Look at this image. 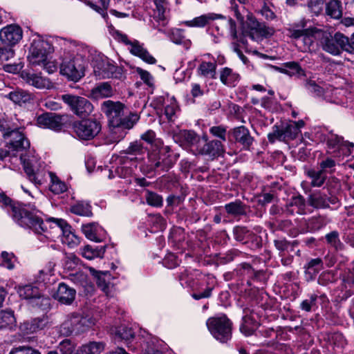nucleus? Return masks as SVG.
Instances as JSON below:
<instances>
[{
    "label": "nucleus",
    "instance_id": "f257e3e1",
    "mask_svg": "<svg viewBox=\"0 0 354 354\" xmlns=\"http://www.w3.org/2000/svg\"><path fill=\"white\" fill-rule=\"evenodd\" d=\"M6 205H10L11 214L13 220L19 226L32 230L35 234H42L45 233L44 237L48 238V234L46 224L43 220L36 215L34 209H29L30 207L27 205L14 204L11 205V200L4 196L1 197Z\"/></svg>",
    "mask_w": 354,
    "mask_h": 354
},
{
    "label": "nucleus",
    "instance_id": "f03ea898",
    "mask_svg": "<svg viewBox=\"0 0 354 354\" xmlns=\"http://www.w3.org/2000/svg\"><path fill=\"white\" fill-rule=\"evenodd\" d=\"M101 109L109 118L110 126L115 130L130 129L139 119L137 114H132L129 117L124 118V105L120 102L104 101L101 105Z\"/></svg>",
    "mask_w": 354,
    "mask_h": 354
},
{
    "label": "nucleus",
    "instance_id": "7ed1b4c3",
    "mask_svg": "<svg viewBox=\"0 0 354 354\" xmlns=\"http://www.w3.org/2000/svg\"><path fill=\"white\" fill-rule=\"evenodd\" d=\"M95 319L89 315L77 313L68 315L60 326L59 332L62 335H80L87 331L95 325Z\"/></svg>",
    "mask_w": 354,
    "mask_h": 354
},
{
    "label": "nucleus",
    "instance_id": "20e7f679",
    "mask_svg": "<svg viewBox=\"0 0 354 354\" xmlns=\"http://www.w3.org/2000/svg\"><path fill=\"white\" fill-rule=\"evenodd\" d=\"M319 45L323 50L333 55H338L342 51L351 53L349 39L342 33L336 32L335 35L320 30Z\"/></svg>",
    "mask_w": 354,
    "mask_h": 354
},
{
    "label": "nucleus",
    "instance_id": "39448f33",
    "mask_svg": "<svg viewBox=\"0 0 354 354\" xmlns=\"http://www.w3.org/2000/svg\"><path fill=\"white\" fill-rule=\"evenodd\" d=\"M20 161L28 179L35 185H41L45 176L44 162L30 151L21 153Z\"/></svg>",
    "mask_w": 354,
    "mask_h": 354
},
{
    "label": "nucleus",
    "instance_id": "423d86ee",
    "mask_svg": "<svg viewBox=\"0 0 354 354\" xmlns=\"http://www.w3.org/2000/svg\"><path fill=\"white\" fill-rule=\"evenodd\" d=\"M86 65L82 58L75 57L74 55L64 53L60 64V73L69 80L76 82L85 75Z\"/></svg>",
    "mask_w": 354,
    "mask_h": 354
},
{
    "label": "nucleus",
    "instance_id": "0eeeda50",
    "mask_svg": "<svg viewBox=\"0 0 354 354\" xmlns=\"http://www.w3.org/2000/svg\"><path fill=\"white\" fill-rule=\"evenodd\" d=\"M168 146L158 151H153L148 155L147 168L149 171L164 172L170 169L174 163Z\"/></svg>",
    "mask_w": 354,
    "mask_h": 354
},
{
    "label": "nucleus",
    "instance_id": "6e6552de",
    "mask_svg": "<svg viewBox=\"0 0 354 354\" xmlns=\"http://www.w3.org/2000/svg\"><path fill=\"white\" fill-rule=\"evenodd\" d=\"M207 326L212 335L221 342H226L232 336V323L225 316L209 318Z\"/></svg>",
    "mask_w": 354,
    "mask_h": 354
},
{
    "label": "nucleus",
    "instance_id": "1a4fd4ad",
    "mask_svg": "<svg viewBox=\"0 0 354 354\" xmlns=\"http://www.w3.org/2000/svg\"><path fill=\"white\" fill-rule=\"evenodd\" d=\"M304 122L301 120L297 122L291 121L281 128L276 127L271 133L268 134V140L274 142L276 140L288 142L294 140L301 132V128L304 126Z\"/></svg>",
    "mask_w": 354,
    "mask_h": 354
},
{
    "label": "nucleus",
    "instance_id": "9d476101",
    "mask_svg": "<svg viewBox=\"0 0 354 354\" xmlns=\"http://www.w3.org/2000/svg\"><path fill=\"white\" fill-rule=\"evenodd\" d=\"M61 98L68 106L71 111L80 117L88 116L93 111V104L85 97L64 94L61 96Z\"/></svg>",
    "mask_w": 354,
    "mask_h": 354
},
{
    "label": "nucleus",
    "instance_id": "9b49d317",
    "mask_svg": "<svg viewBox=\"0 0 354 354\" xmlns=\"http://www.w3.org/2000/svg\"><path fill=\"white\" fill-rule=\"evenodd\" d=\"M114 37L120 42H122L128 46V50L130 53L139 57L144 62L148 64H155L156 59L149 54V53L144 48L143 44H140L138 40H129L127 35L117 30L115 32Z\"/></svg>",
    "mask_w": 354,
    "mask_h": 354
},
{
    "label": "nucleus",
    "instance_id": "f8f14e48",
    "mask_svg": "<svg viewBox=\"0 0 354 354\" xmlns=\"http://www.w3.org/2000/svg\"><path fill=\"white\" fill-rule=\"evenodd\" d=\"M320 30L315 28L306 29H297L290 31V37L296 39V45L302 51L310 50L315 38L319 39Z\"/></svg>",
    "mask_w": 354,
    "mask_h": 354
},
{
    "label": "nucleus",
    "instance_id": "ddd939ff",
    "mask_svg": "<svg viewBox=\"0 0 354 354\" xmlns=\"http://www.w3.org/2000/svg\"><path fill=\"white\" fill-rule=\"evenodd\" d=\"M50 44L39 36L34 38L30 47V63L32 66L41 65L46 61L50 52Z\"/></svg>",
    "mask_w": 354,
    "mask_h": 354
},
{
    "label": "nucleus",
    "instance_id": "4468645a",
    "mask_svg": "<svg viewBox=\"0 0 354 354\" xmlns=\"http://www.w3.org/2000/svg\"><path fill=\"white\" fill-rule=\"evenodd\" d=\"M101 124L96 120L86 119L75 122L73 129L79 138L91 140L95 138L101 131Z\"/></svg>",
    "mask_w": 354,
    "mask_h": 354
},
{
    "label": "nucleus",
    "instance_id": "2eb2a0df",
    "mask_svg": "<svg viewBox=\"0 0 354 354\" xmlns=\"http://www.w3.org/2000/svg\"><path fill=\"white\" fill-rule=\"evenodd\" d=\"M47 223H52L53 226L50 225L53 230V232L58 236H62V241L64 243L73 246L79 243L77 236L71 231V226L63 219L50 218Z\"/></svg>",
    "mask_w": 354,
    "mask_h": 354
},
{
    "label": "nucleus",
    "instance_id": "dca6fc26",
    "mask_svg": "<svg viewBox=\"0 0 354 354\" xmlns=\"http://www.w3.org/2000/svg\"><path fill=\"white\" fill-rule=\"evenodd\" d=\"M4 138L9 139L8 156L11 153L15 156V151H23L30 147L28 140L19 129H12Z\"/></svg>",
    "mask_w": 354,
    "mask_h": 354
},
{
    "label": "nucleus",
    "instance_id": "f3484780",
    "mask_svg": "<svg viewBox=\"0 0 354 354\" xmlns=\"http://www.w3.org/2000/svg\"><path fill=\"white\" fill-rule=\"evenodd\" d=\"M94 73L98 79H106L110 77H116L118 66L111 62L106 57H100L95 61Z\"/></svg>",
    "mask_w": 354,
    "mask_h": 354
},
{
    "label": "nucleus",
    "instance_id": "a211bd4d",
    "mask_svg": "<svg viewBox=\"0 0 354 354\" xmlns=\"http://www.w3.org/2000/svg\"><path fill=\"white\" fill-rule=\"evenodd\" d=\"M203 144L198 148V154L209 156L210 157L221 156L225 153V148L221 140H213L208 142L207 136L202 137Z\"/></svg>",
    "mask_w": 354,
    "mask_h": 354
},
{
    "label": "nucleus",
    "instance_id": "6ab92c4d",
    "mask_svg": "<svg viewBox=\"0 0 354 354\" xmlns=\"http://www.w3.org/2000/svg\"><path fill=\"white\" fill-rule=\"evenodd\" d=\"M23 36L21 28L15 24L8 25L0 30V41L8 46L17 44Z\"/></svg>",
    "mask_w": 354,
    "mask_h": 354
},
{
    "label": "nucleus",
    "instance_id": "aec40b11",
    "mask_svg": "<svg viewBox=\"0 0 354 354\" xmlns=\"http://www.w3.org/2000/svg\"><path fill=\"white\" fill-rule=\"evenodd\" d=\"M248 26L250 31L248 35L252 40L259 41L262 37H267L273 34V29L267 26L265 24L260 23L252 17H248Z\"/></svg>",
    "mask_w": 354,
    "mask_h": 354
},
{
    "label": "nucleus",
    "instance_id": "412c9836",
    "mask_svg": "<svg viewBox=\"0 0 354 354\" xmlns=\"http://www.w3.org/2000/svg\"><path fill=\"white\" fill-rule=\"evenodd\" d=\"M37 124L43 128H48L55 131L61 129L62 118L54 113H44L36 119Z\"/></svg>",
    "mask_w": 354,
    "mask_h": 354
},
{
    "label": "nucleus",
    "instance_id": "4be33fe9",
    "mask_svg": "<svg viewBox=\"0 0 354 354\" xmlns=\"http://www.w3.org/2000/svg\"><path fill=\"white\" fill-rule=\"evenodd\" d=\"M177 138L183 145L189 147L192 151L196 153H198V148L203 144L202 138L198 136L194 131L189 130L180 131Z\"/></svg>",
    "mask_w": 354,
    "mask_h": 354
},
{
    "label": "nucleus",
    "instance_id": "5701e85b",
    "mask_svg": "<svg viewBox=\"0 0 354 354\" xmlns=\"http://www.w3.org/2000/svg\"><path fill=\"white\" fill-rule=\"evenodd\" d=\"M76 290L64 283H60L54 297L64 304H71L74 301Z\"/></svg>",
    "mask_w": 354,
    "mask_h": 354
},
{
    "label": "nucleus",
    "instance_id": "b1692460",
    "mask_svg": "<svg viewBox=\"0 0 354 354\" xmlns=\"http://www.w3.org/2000/svg\"><path fill=\"white\" fill-rule=\"evenodd\" d=\"M96 277L97 285L107 296H111L114 290L113 285L111 283V274L109 272H97L91 270Z\"/></svg>",
    "mask_w": 354,
    "mask_h": 354
},
{
    "label": "nucleus",
    "instance_id": "393cba45",
    "mask_svg": "<svg viewBox=\"0 0 354 354\" xmlns=\"http://www.w3.org/2000/svg\"><path fill=\"white\" fill-rule=\"evenodd\" d=\"M222 19L223 21L227 19L224 16L215 13H207L195 17L192 20L186 21L184 24L188 27L203 28L214 20Z\"/></svg>",
    "mask_w": 354,
    "mask_h": 354
},
{
    "label": "nucleus",
    "instance_id": "a878e982",
    "mask_svg": "<svg viewBox=\"0 0 354 354\" xmlns=\"http://www.w3.org/2000/svg\"><path fill=\"white\" fill-rule=\"evenodd\" d=\"M245 315L243 317L242 323L240 326V331L245 336H250L258 328L259 323L257 320V315L254 313Z\"/></svg>",
    "mask_w": 354,
    "mask_h": 354
},
{
    "label": "nucleus",
    "instance_id": "bb28decb",
    "mask_svg": "<svg viewBox=\"0 0 354 354\" xmlns=\"http://www.w3.org/2000/svg\"><path fill=\"white\" fill-rule=\"evenodd\" d=\"M247 209L248 206L239 199L226 203L224 205V209L227 214L235 218L245 216Z\"/></svg>",
    "mask_w": 354,
    "mask_h": 354
},
{
    "label": "nucleus",
    "instance_id": "cd10ccee",
    "mask_svg": "<svg viewBox=\"0 0 354 354\" xmlns=\"http://www.w3.org/2000/svg\"><path fill=\"white\" fill-rule=\"evenodd\" d=\"M25 82L37 88H50L52 87L51 82L45 77L36 73H26L22 75Z\"/></svg>",
    "mask_w": 354,
    "mask_h": 354
},
{
    "label": "nucleus",
    "instance_id": "c85d7f7f",
    "mask_svg": "<svg viewBox=\"0 0 354 354\" xmlns=\"http://www.w3.org/2000/svg\"><path fill=\"white\" fill-rule=\"evenodd\" d=\"M114 93V90L109 83L102 82L91 89L89 97L98 100L112 97Z\"/></svg>",
    "mask_w": 354,
    "mask_h": 354
},
{
    "label": "nucleus",
    "instance_id": "c756f323",
    "mask_svg": "<svg viewBox=\"0 0 354 354\" xmlns=\"http://www.w3.org/2000/svg\"><path fill=\"white\" fill-rule=\"evenodd\" d=\"M6 97L19 105L30 103L33 100L32 93L20 88L10 92L6 95Z\"/></svg>",
    "mask_w": 354,
    "mask_h": 354
},
{
    "label": "nucleus",
    "instance_id": "7c9ffc66",
    "mask_svg": "<svg viewBox=\"0 0 354 354\" xmlns=\"http://www.w3.org/2000/svg\"><path fill=\"white\" fill-rule=\"evenodd\" d=\"M93 50L84 44H78L74 45L71 50L66 52L67 55H74L75 57L82 58L84 64H86Z\"/></svg>",
    "mask_w": 354,
    "mask_h": 354
},
{
    "label": "nucleus",
    "instance_id": "2f4dec72",
    "mask_svg": "<svg viewBox=\"0 0 354 354\" xmlns=\"http://www.w3.org/2000/svg\"><path fill=\"white\" fill-rule=\"evenodd\" d=\"M323 268L322 260L320 258L310 259L304 266L305 275L308 281L313 280Z\"/></svg>",
    "mask_w": 354,
    "mask_h": 354
},
{
    "label": "nucleus",
    "instance_id": "473e14b6",
    "mask_svg": "<svg viewBox=\"0 0 354 354\" xmlns=\"http://www.w3.org/2000/svg\"><path fill=\"white\" fill-rule=\"evenodd\" d=\"M5 291L0 288V307L5 299ZM15 322V318L12 311L0 312V329L7 328L13 325Z\"/></svg>",
    "mask_w": 354,
    "mask_h": 354
},
{
    "label": "nucleus",
    "instance_id": "72a5a7b5",
    "mask_svg": "<svg viewBox=\"0 0 354 354\" xmlns=\"http://www.w3.org/2000/svg\"><path fill=\"white\" fill-rule=\"evenodd\" d=\"M104 348L105 344L102 342H90L79 347L75 354H101Z\"/></svg>",
    "mask_w": 354,
    "mask_h": 354
},
{
    "label": "nucleus",
    "instance_id": "f704fd0d",
    "mask_svg": "<svg viewBox=\"0 0 354 354\" xmlns=\"http://www.w3.org/2000/svg\"><path fill=\"white\" fill-rule=\"evenodd\" d=\"M233 135L236 141L245 147H249L252 143L253 138L250 136L248 129L243 126L235 128Z\"/></svg>",
    "mask_w": 354,
    "mask_h": 354
},
{
    "label": "nucleus",
    "instance_id": "c9c22d12",
    "mask_svg": "<svg viewBox=\"0 0 354 354\" xmlns=\"http://www.w3.org/2000/svg\"><path fill=\"white\" fill-rule=\"evenodd\" d=\"M221 82L228 86H234L240 80V75L232 69L225 67L220 73Z\"/></svg>",
    "mask_w": 354,
    "mask_h": 354
},
{
    "label": "nucleus",
    "instance_id": "e433bc0d",
    "mask_svg": "<svg viewBox=\"0 0 354 354\" xmlns=\"http://www.w3.org/2000/svg\"><path fill=\"white\" fill-rule=\"evenodd\" d=\"M327 145L330 149H343L344 147H346L348 152L349 153L351 151V149H353L354 147L353 143L344 141L343 138L333 133L328 136L327 138Z\"/></svg>",
    "mask_w": 354,
    "mask_h": 354
},
{
    "label": "nucleus",
    "instance_id": "4c0bfd02",
    "mask_svg": "<svg viewBox=\"0 0 354 354\" xmlns=\"http://www.w3.org/2000/svg\"><path fill=\"white\" fill-rule=\"evenodd\" d=\"M288 211L290 214L295 212L299 214H305L306 203L304 198L301 195L292 197L288 205Z\"/></svg>",
    "mask_w": 354,
    "mask_h": 354
},
{
    "label": "nucleus",
    "instance_id": "58836bf2",
    "mask_svg": "<svg viewBox=\"0 0 354 354\" xmlns=\"http://www.w3.org/2000/svg\"><path fill=\"white\" fill-rule=\"evenodd\" d=\"M308 203L310 206L317 209H325L329 207L327 196L320 192L310 194L308 197Z\"/></svg>",
    "mask_w": 354,
    "mask_h": 354
},
{
    "label": "nucleus",
    "instance_id": "ea45409f",
    "mask_svg": "<svg viewBox=\"0 0 354 354\" xmlns=\"http://www.w3.org/2000/svg\"><path fill=\"white\" fill-rule=\"evenodd\" d=\"M249 0H230V8L234 12L238 20L243 21L245 15L248 16L249 13L245 9V5Z\"/></svg>",
    "mask_w": 354,
    "mask_h": 354
},
{
    "label": "nucleus",
    "instance_id": "a19ab883",
    "mask_svg": "<svg viewBox=\"0 0 354 354\" xmlns=\"http://www.w3.org/2000/svg\"><path fill=\"white\" fill-rule=\"evenodd\" d=\"M216 63L210 62H202L198 68V74L206 78H216Z\"/></svg>",
    "mask_w": 354,
    "mask_h": 354
},
{
    "label": "nucleus",
    "instance_id": "79ce46f5",
    "mask_svg": "<svg viewBox=\"0 0 354 354\" xmlns=\"http://www.w3.org/2000/svg\"><path fill=\"white\" fill-rule=\"evenodd\" d=\"M306 175L310 179V185L315 187H322L326 180V175L323 171H322L319 169H310L306 171Z\"/></svg>",
    "mask_w": 354,
    "mask_h": 354
},
{
    "label": "nucleus",
    "instance_id": "37998d69",
    "mask_svg": "<svg viewBox=\"0 0 354 354\" xmlns=\"http://www.w3.org/2000/svg\"><path fill=\"white\" fill-rule=\"evenodd\" d=\"M326 14L333 19H338L342 16V3L339 0H330L326 4Z\"/></svg>",
    "mask_w": 354,
    "mask_h": 354
},
{
    "label": "nucleus",
    "instance_id": "c03bdc74",
    "mask_svg": "<svg viewBox=\"0 0 354 354\" xmlns=\"http://www.w3.org/2000/svg\"><path fill=\"white\" fill-rule=\"evenodd\" d=\"M223 26H225L227 28L229 29L230 33L234 40H236V44H238V46H239V44H242L243 46H246L247 44V39L245 38V36H241L239 38L238 37L237 32H236V23L235 21L231 19H227L225 21H223Z\"/></svg>",
    "mask_w": 354,
    "mask_h": 354
},
{
    "label": "nucleus",
    "instance_id": "a18cd8bd",
    "mask_svg": "<svg viewBox=\"0 0 354 354\" xmlns=\"http://www.w3.org/2000/svg\"><path fill=\"white\" fill-rule=\"evenodd\" d=\"M178 106L176 99L172 97H167L165 102L164 113L167 119L169 121H173L176 118L177 111H178Z\"/></svg>",
    "mask_w": 354,
    "mask_h": 354
},
{
    "label": "nucleus",
    "instance_id": "49530a36",
    "mask_svg": "<svg viewBox=\"0 0 354 354\" xmlns=\"http://www.w3.org/2000/svg\"><path fill=\"white\" fill-rule=\"evenodd\" d=\"M18 292L19 296L25 299L39 298L41 297V292L39 288L30 284L20 287Z\"/></svg>",
    "mask_w": 354,
    "mask_h": 354
},
{
    "label": "nucleus",
    "instance_id": "de8ad7c7",
    "mask_svg": "<svg viewBox=\"0 0 354 354\" xmlns=\"http://www.w3.org/2000/svg\"><path fill=\"white\" fill-rule=\"evenodd\" d=\"M106 246L93 248L91 245H86L82 249V256L89 260L96 257H102L105 252Z\"/></svg>",
    "mask_w": 354,
    "mask_h": 354
},
{
    "label": "nucleus",
    "instance_id": "09e8293b",
    "mask_svg": "<svg viewBox=\"0 0 354 354\" xmlns=\"http://www.w3.org/2000/svg\"><path fill=\"white\" fill-rule=\"evenodd\" d=\"M82 232L86 237L91 241L100 242V239L97 234L99 232L100 227L95 223H88L82 225Z\"/></svg>",
    "mask_w": 354,
    "mask_h": 354
},
{
    "label": "nucleus",
    "instance_id": "8fccbe9b",
    "mask_svg": "<svg viewBox=\"0 0 354 354\" xmlns=\"http://www.w3.org/2000/svg\"><path fill=\"white\" fill-rule=\"evenodd\" d=\"M48 174L51 180L50 186V191L55 194H59L64 192L67 189L66 184L61 181L59 178L52 172H49Z\"/></svg>",
    "mask_w": 354,
    "mask_h": 354
},
{
    "label": "nucleus",
    "instance_id": "3c124183",
    "mask_svg": "<svg viewBox=\"0 0 354 354\" xmlns=\"http://www.w3.org/2000/svg\"><path fill=\"white\" fill-rule=\"evenodd\" d=\"M275 69L282 73L287 74L290 76L299 75L302 72V69L299 65L295 62H287L284 64L283 68L275 67Z\"/></svg>",
    "mask_w": 354,
    "mask_h": 354
},
{
    "label": "nucleus",
    "instance_id": "603ef678",
    "mask_svg": "<svg viewBox=\"0 0 354 354\" xmlns=\"http://www.w3.org/2000/svg\"><path fill=\"white\" fill-rule=\"evenodd\" d=\"M134 337V332L132 328L126 326H121L118 327L115 333V340H124L129 341Z\"/></svg>",
    "mask_w": 354,
    "mask_h": 354
},
{
    "label": "nucleus",
    "instance_id": "864d4df0",
    "mask_svg": "<svg viewBox=\"0 0 354 354\" xmlns=\"http://www.w3.org/2000/svg\"><path fill=\"white\" fill-rule=\"evenodd\" d=\"M155 9L153 10V17L158 21H164L165 19V12L167 8L166 0H153Z\"/></svg>",
    "mask_w": 354,
    "mask_h": 354
},
{
    "label": "nucleus",
    "instance_id": "5fc2aeb1",
    "mask_svg": "<svg viewBox=\"0 0 354 354\" xmlns=\"http://www.w3.org/2000/svg\"><path fill=\"white\" fill-rule=\"evenodd\" d=\"M325 239L327 244L334 248L336 250H342L344 245L339 239L338 232H330V233L326 234Z\"/></svg>",
    "mask_w": 354,
    "mask_h": 354
},
{
    "label": "nucleus",
    "instance_id": "6e6d98bb",
    "mask_svg": "<svg viewBox=\"0 0 354 354\" xmlns=\"http://www.w3.org/2000/svg\"><path fill=\"white\" fill-rule=\"evenodd\" d=\"M143 152V147L138 142L132 143L127 149V156L125 157L127 160H138L137 155H140Z\"/></svg>",
    "mask_w": 354,
    "mask_h": 354
},
{
    "label": "nucleus",
    "instance_id": "4d7b16f0",
    "mask_svg": "<svg viewBox=\"0 0 354 354\" xmlns=\"http://www.w3.org/2000/svg\"><path fill=\"white\" fill-rule=\"evenodd\" d=\"M110 1L111 0H99L101 3V7L91 1H87L86 3L93 10L98 12L104 19H106L108 17L106 10L109 6Z\"/></svg>",
    "mask_w": 354,
    "mask_h": 354
},
{
    "label": "nucleus",
    "instance_id": "13d9d810",
    "mask_svg": "<svg viewBox=\"0 0 354 354\" xmlns=\"http://www.w3.org/2000/svg\"><path fill=\"white\" fill-rule=\"evenodd\" d=\"M74 344L70 340L66 339L62 341L57 348L52 352L57 354H74Z\"/></svg>",
    "mask_w": 354,
    "mask_h": 354
},
{
    "label": "nucleus",
    "instance_id": "bf43d9fd",
    "mask_svg": "<svg viewBox=\"0 0 354 354\" xmlns=\"http://www.w3.org/2000/svg\"><path fill=\"white\" fill-rule=\"evenodd\" d=\"M80 259L73 253H66L64 259V267L68 270H73L79 265Z\"/></svg>",
    "mask_w": 354,
    "mask_h": 354
},
{
    "label": "nucleus",
    "instance_id": "052dcab7",
    "mask_svg": "<svg viewBox=\"0 0 354 354\" xmlns=\"http://www.w3.org/2000/svg\"><path fill=\"white\" fill-rule=\"evenodd\" d=\"M194 277L188 270H184L179 275V281L183 286L192 287L194 286Z\"/></svg>",
    "mask_w": 354,
    "mask_h": 354
},
{
    "label": "nucleus",
    "instance_id": "680f3d73",
    "mask_svg": "<svg viewBox=\"0 0 354 354\" xmlns=\"http://www.w3.org/2000/svg\"><path fill=\"white\" fill-rule=\"evenodd\" d=\"M324 0H309L308 7L311 13L318 16L324 10Z\"/></svg>",
    "mask_w": 354,
    "mask_h": 354
},
{
    "label": "nucleus",
    "instance_id": "e2e57ef3",
    "mask_svg": "<svg viewBox=\"0 0 354 354\" xmlns=\"http://www.w3.org/2000/svg\"><path fill=\"white\" fill-rule=\"evenodd\" d=\"M14 259L13 254L7 252H3L1 254L0 266L5 267L9 270L14 268Z\"/></svg>",
    "mask_w": 354,
    "mask_h": 354
},
{
    "label": "nucleus",
    "instance_id": "0e129e2a",
    "mask_svg": "<svg viewBox=\"0 0 354 354\" xmlns=\"http://www.w3.org/2000/svg\"><path fill=\"white\" fill-rule=\"evenodd\" d=\"M274 6L270 3H264L259 10V13L267 20H272L276 17Z\"/></svg>",
    "mask_w": 354,
    "mask_h": 354
},
{
    "label": "nucleus",
    "instance_id": "69168bd1",
    "mask_svg": "<svg viewBox=\"0 0 354 354\" xmlns=\"http://www.w3.org/2000/svg\"><path fill=\"white\" fill-rule=\"evenodd\" d=\"M147 203L153 207H161L162 205V197L152 192H147L146 194Z\"/></svg>",
    "mask_w": 354,
    "mask_h": 354
},
{
    "label": "nucleus",
    "instance_id": "338daca9",
    "mask_svg": "<svg viewBox=\"0 0 354 354\" xmlns=\"http://www.w3.org/2000/svg\"><path fill=\"white\" fill-rule=\"evenodd\" d=\"M136 72L139 75L140 79L149 87L153 86V76L147 71L143 70L141 68H137Z\"/></svg>",
    "mask_w": 354,
    "mask_h": 354
},
{
    "label": "nucleus",
    "instance_id": "774afa93",
    "mask_svg": "<svg viewBox=\"0 0 354 354\" xmlns=\"http://www.w3.org/2000/svg\"><path fill=\"white\" fill-rule=\"evenodd\" d=\"M210 133L218 138L221 142L226 141V129L222 126H214L209 129Z\"/></svg>",
    "mask_w": 354,
    "mask_h": 354
}]
</instances>
